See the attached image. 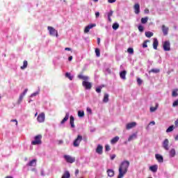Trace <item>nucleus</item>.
Returning <instances> with one entry per match:
<instances>
[{
	"instance_id": "obj_1",
	"label": "nucleus",
	"mask_w": 178,
	"mask_h": 178,
	"mask_svg": "<svg viewBox=\"0 0 178 178\" xmlns=\"http://www.w3.org/2000/svg\"><path fill=\"white\" fill-rule=\"evenodd\" d=\"M129 166H130V162H129L128 161H124L122 162L118 170L119 174L118 178L124 177V175L127 173Z\"/></svg>"
},
{
	"instance_id": "obj_2",
	"label": "nucleus",
	"mask_w": 178,
	"mask_h": 178,
	"mask_svg": "<svg viewBox=\"0 0 178 178\" xmlns=\"http://www.w3.org/2000/svg\"><path fill=\"white\" fill-rule=\"evenodd\" d=\"M41 138H42L41 135L35 136V140L31 142L32 145H40V144H42Z\"/></svg>"
},
{
	"instance_id": "obj_3",
	"label": "nucleus",
	"mask_w": 178,
	"mask_h": 178,
	"mask_svg": "<svg viewBox=\"0 0 178 178\" xmlns=\"http://www.w3.org/2000/svg\"><path fill=\"white\" fill-rule=\"evenodd\" d=\"M47 30L49 32L50 35L52 37H58V31L52 26H48Z\"/></svg>"
},
{
	"instance_id": "obj_4",
	"label": "nucleus",
	"mask_w": 178,
	"mask_h": 178,
	"mask_svg": "<svg viewBox=\"0 0 178 178\" xmlns=\"http://www.w3.org/2000/svg\"><path fill=\"white\" fill-rule=\"evenodd\" d=\"M64 159H65L66 162L68 163H73L76 162V158L72 157L70 155H64Z\"/></svg>"
},
{
	"instance_id": "obj_5",
	"label": "nucleus",
	"mask_w": 178,
	"mask_h": 178,
	"mask_svg": "<svg viewBox=\"0 0 178 178\" xmlns=\"http://www.w3.org/2000/svg\"><path fill=\"white\" fill-rule=\"evenodd\" d=\"M82 140L83 136H81V135H78L77 138L74 140V147H79Z\"/></svg>"
},
{
	"instance_id": "obj_6",
	"label": "nucleus",
	"mask_w": 178,
	"mask_h": 178,
	"mask_svg": "<svg viewBox=\"0 0 178 178\" xmlns=\"http://www.w3.org/2000/svg\"><path fill=\"white\" fill-rule=\"evenodd\" d=\"M37 120L39 123H44V122H45V113H41L39 114L37 118Z\"/></svg>"
},
{
	"instance_id": "obj_7",
	"label": "nucleus",
	"mask_w": 178,
	"mask_h": 178,
	"mask_svg": "<svg viewBox=\"0 0 178 178\" xmlns=\"http://www.w3.org/2000/svg\"><path fill=\"white\" fill-rule=\"evenodd\" d=\"M82 86L86 88V90H91V88L92 87V85L91 83L88 81H83L82 82Z\"/></svg>"
},
{
	"instance_id": "obj_8",
	"label": "nucleus",
	"mask_w": 178,
	"mask_h": 178,
	"mask_svg": "<svg viewBox=\"0 0 178 178\" xmlns=\"http://www.w3.org/2000/svg\"><path fill=\"white\" fill-rule=\"evenodd\" d=\"M163 48L164 51H170V42L165 41L163 42Z\"/></svg>"
},
{
	"instance_id": "obj_9",
	"label": "nucleus",
	"mask_w": 178,
	"mask_h": 178,
	"mask_svg": "<svg viewBox=\"0 0 178 178\" xmlns=\"http://www.w3.org/2000/svg\"><path fill=\"white\" fill-rule=\"evenodd\" d=\"M27 91H29V89H25L24 91L19 95V97L18 99V104H22V102L23 101V98H24V95L27 94Z\"/></svg>"
},
{
	"instance_id": "obj_10",
	"label": "nucleus",
	"mask_w": 178,
	"mask_h": 178,
	"mask_svg": "<svg viewBox=\"0 0 178 178\" xmlns=\"http://www.w3.org/2000/svg\"><path fill=\"white\" fill-rule=\"evenodd\" d=\"M163 147L166 151L169 150V140L168 139L166 138L164 140V141L163 142Z\"/></svg>"
},
{
	"instance_id": "obj_11",
	"label": "nucleus",
	"mask_w": 178,
	"mask_h": 178,
	"mask_svg": "<svg viewBox=\"0 0 178 178\" xmlns=\"http://www.w3.org/2000/svg\"><path fill=\"white\" fill-rule=\"evenodd\" d=\"M136 126H137V122H130L127 124L126 129L127 130H130V129H133V127H136Z\"/></svg>"
},
{
	"instance_id": "obj_12",
	"label": "nucleus",
	"mask_w": 178,
	"mask_h": 178,
	"mask_svg": "<svg viewBox=\"0 0 178 178\" xmlns=\"http://www.w3.org/2000/svg\"><path fill=\"white\" fill-rule=\"evenodd\" d=\"M161 30L163 31V35H168L169 33V27H167L165 25H162Z\"/></svg>"
},
{
	"instance_id": "obj_13",
	"label": "nucleus",
	"mask_w": 178,
	"mask_h": 178,
	"mask_svg": "<svg viewBox=\"0 0 178 178\" xmlns=\"http://www.w3.org/2000/svg\"><path fill=\"white\" fill-rule=\"evenodd\" d=\"M102 149H104V147H102V145H98L96 148L97 154H99V155H102Z\"/></svg>"
},
{
	"instance_id": "obj_14",
	"label": "nucleus",
	"mask_w": 178,
	"mask_h": 178,
	"mask_svg": "<svg viewBox=\"0 0 178 178\" xmlns=\"http://www.w3.org/2000/svg\"><path fill=\"white\" fill-rule=\"evenodd\" d=\"M159 44V42L158 41V39L156 38H154L153 39V48H154V49H158Z\"/></svg>"
},
{
	"instance_id": "obj_15",
	"label": "nucleus",
	"mask_w": 178,
	"mask_h": 178,
	"mask_svg": "<svg viewBox=\"0 0 178 178\" xmlns=\"http://www.w3.org/2000/svg\"><path fill=\"white\" fill-rule=\"evenodd\" d=\"M155 158L160 163H162V162H163V156H162L161 154H155Z\"/></svg>"
},
{
	"instance_id": "obj_16",
	"label": "nucleus",
	"mask_w": 178,
	"mask_h": 178,
	"mask_svg": "<svg viewBox=\"0 0 178 178\" xmlns=\"http://www.w3.org/2000/svg\"><path fill=\"white\" fill-rule=\"evenodd\" d=\"M136 15L140 13V4L136 3L134 6Z\"/></svg>"
},
{
	"instance_id": "obj_17",
	"label": "nucleus",
	"mask_w": 178,
	"mask_h": 178,
	"mask_svg": "<svg viewBox=\"0 0 178 178\" xmlns=\"http://www.w3.org/2000/svg\"><path fill=\"white\" fill-rule=\"evenodd\" d=\"M127 74V72L126 70H123L120 73V77L122 80H126V74Z\"/></svg>"
},
{
	"instance_id": "obj_18",
	"label": "nucleus",
	"mask_w": 178,
	"mask_h": 178,
	"mask_svg": "<svg viewBox=\"0 0 178 178\" xmlns=\"http://www.w3.org/2000/svg\"><path fill=\"white\" fill-rule=\"evenodd\" d=\"M70 123L71 124V127L72 129H74L75 126H74V117H73V115H71L70 117Z\"/></svg>"
},
{
	"instance_id": "obj_19",
	"label": "nucleus",
	"mask_w": 178,
	"mask_h": 178,
	"mask_svg": "<svg viewBox=\"0 0 178 178\" xmlns=\"http://www.w3.org/2000/svg\"><path fill=\"white\" fill-rule=\"evenodd\" d=\"M95 24H90V25H88V26H86L84 29V33H87L90 31V29H92V27H95Z\"/></svg>"
},
{
	"instance_id": "obj_20",
	"label": "nucleus",
	"mask_w": 178,
	"mask_h": 178,
	"mask_svg": "<svg viewBox=\"0 0 178 178\" xmlns=\"http://www.w3.org/2000/svg\"><path fill=\"white\" fill-rule=\"evenodd\" d=\"M149 170L151 172H153L154 173L158 171V165H154L149 167Z\"/></svg>"
},
{
	"instance_id": "obj_21",
	"label": "nucleus",
	"mask_w": 178,
	"mask_h": 178,
	"mask_svg": "<svg viewBox=\"0 0 178 178\" xmlns=\"http://www.w3.org/2000/svg\"><path fill=\"white\" fill-rule=\"evenodd\" d=\"M67 120H69V113H66L65 116L60 122V124H63L65 123V122H67Z\"/></svg>"
},
{
	"instance_id": "obj_22",
	"label": "nucleus",
	"mask_w": 178,
	"mask_h": 178,
	"mask_svg": "<svg viewBox=\"0 0 178 178\" xmlns=\"http://www.w3.org/2000/svg\"><path fill=\"white\" fill-rule=\"evenodd\" d=\"M107 174L108 177H113V176H115V171H113V170H107Z\"/></svg>"
},
{
	"instance_id": "obj_23",
	"label": "nucleus",
	"mask_w": 178,
	"mask_h": 178,
	"mask_svg": "<svg viewBox=\"0 0 178 178\" xmlns=\"http://www.w3.org/2000/svg\"><path fill=\"white\" fill-rule=\"evenodd\" d=\"M78 79L80 80H83V81H87V80H88V76H83V74H79Z\"/></svg>"
},
{
	"instance_id": "obj_24",
	"label": "nucleus",
	"mask_w": 178,
	"mask_h": 178,
	"mask_svg": "<svg viewBox=\"0 0 178 178\" xmlns=\"http://www.w3.org/2000/svg\"><path fill=\"white\" fill-rule=\"evenodd\" d=\"M175 155H176V149H171L170 151V158H175Z\"/></svg>"
},
{
	"instance_id": "obj_25",
	"label": "nucleus",
	"mask_w": 178,
	"mask_h": 178,
	"mask_svg": "<svg viewBox=\"0 0 178 178\" xmlns=\"http://www.w3.org/2000/svg\"><path fill=\"white\" fill-rule=\"evenodd\" d=\"M61 178H70V172H69V171H65Z\"/></svg>"
},
{
	"instance_id": "obj_26",
	"label": "nucleus",
	"mask_w": 178,
	"mask_h": 178,
	"mask_svg": "<svg viewBox=\"0 0 178 178\" xmlns=\"http://www.w3.org/2000/svg\"><path fill=\"white\" fill-rule=\"evenodd\" d=\"M36 162L37 160L33 159L29 163L28 166H35L37 165Z\"/></svg>"
},
{
	"instance_id": "obj_27",
	"label": "nucleus",
	"mask_w": 178,
	"mask_h": 178,
	"mask_svg": "<svg viewBox=\"0 0 178 178\" xmlns=\"http://www.w3.org/2000/svg\"><path fill=\"white\" fill-rule=\"evenodd\" d=\"M136 138H137V134H133L129 137L128 141H132V140H134Z\"/></svg>"
},
{
	"instance_id": "obj_28",
	"label": "nucleus",
	"mask_w": 178,
	"mask_h": 178,
	"mask_svg": "<svg viewBox=\"0 0 178 178\" xmlns=\"http://www.w3.org/2000/svg\"><path fill=\"white\" fill-rule=\"evenodd\" d=\"M145 34L147 38H151V37L154 36V33H152L151 31H147L145 33Z\"/></svg>"
},
{
	"instance_id": "obj_29",
	"label": "nucleus",
	"mask_w": 178,
	"mask_h": 178,
	"mask_svg": "<svg viewBox=\"0 0 178 178\" xmlns=\"http://www.w3.org/2000/svg\"><path fill=\"white\" fill-rule=\"evenodd\" d=\"M28 65H29V63L27 62V60H24L23 66H21L20 69L22 70H24V69L27 68Z\"/></svg>"
},
{
	"instance_id": "obj_30",
	"label": "nucleus",
	"mask_w": 178,
	"mask_h": 178,
	"mask_svg": "<svg viewBox=\"0 0 178 178\" xmlns=\"http://www.w3.org/2000/svg\"><path fill=\"white\" fill-rule=\"evenodd\" d=\"M119 141V136H115L111 140V144H116Z\"/></svg>"
},
{
	"instance_id": "obj_31",
	"label": "nucleus",
	"mask_w": 178,
	"mask_h": 178,
	"mask_svg": "<svg viewBox=\"0 0 178 178\" xmlns=\"http://www.w3.org/2000/svg\"><path fill=\"white\" fill-rule=\"evenodd\" d=\"M109 101V95L107 93L104 94V99H103V102H108Z\"/></svg>"
},
{
	"instance_id": "obj_32",
	"label": "nucleus",
	"mask_w": 178,
	"mask_h": 178,
	"mask_svg": "<svg viewBox=\"0 0 178 178\" xmlns=\"http://www.w3.org/2000/svg\"><path fill=\"white\" fill-rule=\"evenodd\" d=\"M159 72H161V70L158 69V68H153L150 71H149V73H159Z\"/></svg>"
},
{
	"instance_id": "obj_33",
	"label": "nucleus",
	"mask_w": 178,
	"mask_h": 178,
	"mask_svg": "<svg viewBox=\"0 0 178 178\" xmlns=\"http://www.w3.org/2000/svg\"><path fill=\"white\" fill-rule=\"evenodd\" d=\"M140 22L142 24H145L148 22V17L141 18Z\"/></svg>"
},
{
	"instance_id": "obj_34",
	"label": "nucleus",
	"mask_w": 178,
	"mask_h": 178,
	"mask_svg": "<svg viewBox=\"0 0 178 178\" xmlns=\"http://www.w3.org/2000/svg\"><path fill=\"white\" fill-rule=\"evenodd\" d=\"M158 106H159V104L158 103L156 104V106L154 107H150V112H155L156 109H158Z\"/></svg>"
},
{
	"instance_id": "obj_35",
	"label": "nucleus",
	"mask_w": 178,
	"mask_h": 178,
	"mask_svg": "<svg viewBox=\"0 0 178 178\" xmlns=\"http://www.w3.org/2000/svg\"><path fill=\"white\" fill-rule=\"evenodd\" d=\"M95 54L97 58H99L101 56V51H99V49H95Z\"/></svg>"
},
{
	"instance_id": "obj_36",
	"label": "nucleus",
	"mask_w": 178,
	"mask_h": 178,
	"mask_svg": "<svg viewBox=\"0 0 178 178\" xmlns=\"http://www.w3.org/2000/svg\"><path fill=\"white\" fill-rule=\"evenodd\" d=\"M174 129H175V127H174L173 125L169 127L166 129V133H170V131H172Z\"/></svg>"
},
{
	"instance_id": "obj_37",
	"label": "nucleus",
	"mask_w": 178,
	"mask_h": 178,
	"mask_svg": "<svg viewBox=\"0 0 178 178\" xmlns=\"http://www.w3.org/2000/svg\"><path fill=\"white\" fill-rule=\"evenodd\" d=\"M147 42H149V40H146L143 43V48H147L148 45L147 44Z\"/></svg>"
},
{
	"instance_id": "obj_38",
	"label": "nucleus",
	"mask_w": 178,
	"mask_h": 178,
	"mask_svg": "<svg viewBox=\"0 0 178 178\" xmlns=\"http://www.w3.org/2000/svg\"><path fill=\"white\" fill-rule=\"evenodd\" d=\"M177 91H178V89L174 90L172 93V97H177L178 95Z\"/></svg>"
},
{
	"instance_id": "obj_39",
	"label": "nucleus",
	"mask_w": 178,
	"mask_h": 178,
	"mask_svg": "<svg viewBox=\"0 0 178 178\" xmlns=\"http://www.w3.org/2000/svg\"><path fill=\"white\" fill-rule=\"evenodd\" d=\"M78 116L79 118H83L84 111H78Z\"/></svg>"
},
{
	"instance_id": "obj_40",
	"label": "nucleus",
	"mask_w": 178,
	"mask_h": 178,
	"mask_svg": "<svg viewBox=\"0 0 178 178\" xmlns=\"http://www.w3.org/2000/svg\"><path fill=\"white\" fill-rule=\"evenodd\" d=\"M113 30H118L119 29V24L115 23L113 24Z\"/></svg>"
},
{
	"instance_id": "obj_41",
	"label": "nucleus",
	"mask_w": 178,
	"mask_h": 178,
	"mask_svg": "<svg viewBox=\"0 0 178 178\" xmlns=\"http://www.w3.org/2000/svg\"><path fill=\"white\" fill-rule=\"evenodd\" d=\"M65 77H67L70 80H73V76L69 72L65 73Z\"/></svg>"
},
{
	"instance_id": "obj_42",
	"label": "nucleus",
	"mask_w": 178,
	"mask_h": 178,
	"mask_svg": "<svg viewBox=\"0 0 178 178\" xmlns=\"http://www.w3.org/2000/svg\"><path fill=\"white\" fill-rule=\"evenodd\" d=\"M138 29L140 33H143V31H144V26H143V25H139Z\"/></svg>"
},
{
	"instance_id": "obj_43",
	"label": "nucleus",
	"mask_w": 178,
	"mask_h": 178,
	"mask_svg": "<svg viewBox=\"0 0 178 178\" xmlns=\"http://www.w3.org/2000/svg\"><path fill=\"white\" fill-rule=\"evenodd\" d=\"M127 52L129 54H134V49H133V48H128Z\"/></svg>"
},
{
	"instance_id": "obj_44",
	"label": "nucleus",
	"mask_w": 178,
	"mask_h": 178,
	"mask_svg": "<svg viewBox=\"0 0 178 178\" xmlns=\"http://www.w3.org/2000/svg\"><path fill=\"white\" fill-rule=\"evenodd\" d=\"M172 106L173 108H176V106H178V99L173 102Z\"/></svg>"
},
{
	"instance_id": "obj_45",
	"label": "nucleus",
	"mask_w": 178,
	"mask_h": 178,
	"mask_svg": "<svg viewBox=\"0 0 178 178\" xmlns=\"http://www.w3.org/2000/svg\"><path fill=\"white\" fill-rule=\"evenodd\" d=\"M105 151L108 152V151H111V146L109 145H105Z\"/></svg>"
},
{
	"instance_id": "obj_46",
	"label": "nucleus",
	"mask_w": 178,
	"mask_h": 178,
	"mask_svg": "<svg viewBox=\"0 0 178 178\" xmlns=\"http://www.w3.org/2000/svg\"><path fill=\"white\" fill-rule=\"evenodd\" d=\"M112 15H113V11H110L109 13H108V17H112Z\"/></svg>"
},
{
	"instance_id": "obj_47",
	"label": "nucleus",
	"mask_w": 178,
	"mask_h": 178,
	"mask_svg": "<svg viewBox=\"0 0 178 178\" xmlns=\"http://www.w3.org/2000/svg\"><path fill=\"white\" fill-rule=\"evenodd\" d=\"M102 88H101V87L97 88H96V92H97L98 93L101 92Z\"/></svg>"
},
{
	"instance_id": "obj_48",
	"label": "nucleus",
	"mask_w": 178,
	"mask_h": 178,
	"mask_svg": "<svg viewBox=\"0 0 178 178\" xmlns=\"http://www.w3.org/2000/svg\"><path fill=\"white\" fill-rule=\"evenodd\" d=\"M137 83H138V84H141L142 83H143V81L141 80V79H140V78H138V79H137Z\"/></svg>"
},
{
	"instance_id": "obj_49",
	"label": "nucleus",
	"mask_w": 178,
	"mask_h": 178,
	"mask_svg": "<svg viewBox=\"0 0 178 178\" xmlns=\"http://www.w3.org/2000/svg\"><path fill=\"white\" fill-rule=\"evenodd\" d=\"M115 158H116V155L115 154H113V155L111 156V161H113V159H115Z\"/></svg>"
},
{
	"instance_id": "obj_50",
	"label": "nucleus",
	"mask_w": 178,
	"mask_h": 178,
	"mask_svg": "<svg viewBox=\"0 0 178 178\" xmlns=\"http://www.w3.org/2000/svg\"><path fill=\"white\" fill-rule=\"evenodd\" d=\"M108 3H113L116 2V0H108Z\"/></svg>"
},
{
	"instance_id": "obj_51",
	"label": "nucleus",
	"mask_w": 178,
	"mask_h": 178,
	"mask_svg": "<svg viewBox=\"0 0 178 178\" xmlns=\"http://www.w3.org/2000/svg\"><path fill=\"white\" fill-rule=\"evenodd\" d=\"M80 172V171L79 170V169L75 170V175L77 176V175H79V173Z\"/></svg>"
},
{
	"instance_id": "obj_52",
	"label": "nucleus",
	"mask_w": 178,
	"mask_h": 178,
	"mask_svg": "<svg viewBox=\"0 0 178 178\" xmlns=\"http://www.w3.org/2000/svg\"><path fill=\"white\" fill-rule=\"evenodd\" d=\"M97 44L99 45L101 44V39L99 38H97Z\"/></svg>"
},
{
	"instance_id": "obj_53",
	"label": "nucleus",
	"mask_w": 178,
	"mask_h": 178,
	"mask_svg": "<svg viewBox=\"0 0 178 178\" xmlns=\"http://www.w3.org/2000/svg\"><path fill=\"white\" fill-rule=\"evenodd\" d=\"M96 17H99V12L95 13Z\"/></svg>"
},
{
	"instance_id": "obj_54",
	"label": "nucleus",
	"mask_w": 178,
	"mask_h": 178,
	"mask_svg": "<svg viewBox=\"0 0 178 178\" xmlns=\"http://www.w3.org/2000/svg\"><path fill=\"white\" fill-rule=\"evenodd\" d=\"M10 122H15L16 126H17V120H11Z\"/></svg>"
},
{
	"instance_id": "obj_55",
	"label": "nucleus",
	"mask_w": 178,
	"mask_h": 178,
	"mask_svg": "<svg viewBox=\"0 0 178 178\" xmlns=\"http://www.w3.org/2000/svg\"><path fill=\"white\" fill-rule=\"evenodd\" d=\"M87 111L89 112V113H92V111H91V108H87Z\"/></svg>"
},
{
	"instance_id": "obj_56",
	"label": "nucleus",
	"mask_w": 178,
	"mask_h": 178,
	"mask_svg": "<svg viewBox=\"0 0 178 178\" xmlns=\"http://www.w3.org/2000/svg\"><path fill=\"white\" fill-rule=\"evenodd\" d=\"M73 59V56H70L69 58H68V60L70 62L71 60H72Z\"/></svg>"
},
{
	"instance_id": "obj_57",
	"label": "nucleus",
	"mask_w": 178,
	"mask_h": 178,
	"mask_svg": "<svg viewBox=\"0 0 178 178\" xmlns=\"http://www.w3.org/2000/svg\"><path fill=\"white\" fill-rule=\"evenodd\" d=\"M65 51H72V49L70 47H66Z\"/></svg>"
},
{
	"instance_id": "obj_58",
	"label": "nucleus",
	"mask_w": 178,
	"mask_h": 178,
	"mask_svg": "<svg viewBox=\"0 0 178 178\" xmlns=\"http://www.w3.org/2000/svg\"><path fill=\"white\" fill-rule=\"evenodd\" d=\"M149 124H153V126H154V125H155V122H154V121H152V122H149Z\"/></svg>"
},
{
	"instance_id": "obj_59",
	"label": "nucleus",
	"mask_w": 178,
	"mask_h": 178,
	"mask_svg": "<svg viewBox=\"0 0 178 178\" xmlns=\"http://www.w3.org/2000/svg\"><path fill=\"white\" fill-rule=\"evenodd\" d=\"M175 126H177V124H178V118H177V120L175 121Z\"/></svg>"
},
{
	"instance_id": "obj_60",
	"label": "nucleus",
	"mask_w": 178,
	"mask_h": 178,
	"mask_svg": "<svg viewBox=\"0 0 178 178\" xmlns=\"http://www.w3.org/2000/svg\"><path fill=\"white\" fill-rule=\"evenodd\" d=\"M35 95H37V93H33V94L31 95L32 97H35Z\"/></svg>"
},
{
	"instance_id": "obj_61",
	"label": "nucleus",
	"mask_w": 178,
	"mask_h": 178,
	"mask_svg": "<svg viewBox=\"0 0 178 178\" xmlns=\"http://www.w3.org/2000/svg\"><path fill=\"white\" fill-rule=\"evenodd\" d=\"M175 140L177 141L178 140V134L175 137Z\"/></svg>"
},
{
	"instance_id": "obj_62",
	"label": "nucleus",
	"mask_w": 178,
	"mask_h": 178,
	"mask_svg": "<svg viewBox=\"0 0 178 178\" xmlns=\"http://www.w3.org/2000/svg\"><path fill=\"white\" fill-rule=\"evenodd\" d=\"M5 178H13V177H12V176H7Z\"/></svg>"
},
{
	"instance_id": "obj_63",
	"label": "nucleus",
	"mask_w": 178,
	"mask_h": 178,
	"mask_svg": "<svg viewBox=\"0 0 178 178\" xmlns=\"http://www.w3.org/2000/svg\"><path fill=\"white\" fill-rule=\"evenodd\" d=\"M108 17V22H112V19H111V17Z\"/></svg>"
},
{
	"instance_id": "obj_64",
	"label": "nucleus",
	"mask_w": 178,
	"mask_h": 178,
	"mask_svg": "<svg viewBox=\"0 0 178 178\" xmlns=\"http://www.w3.org/2000/svg\"><path fill=\"white\" fill-rule=\"evenodd\" d=\"M145 12L146 13H148V12H149V10H145Z\"/></svg>"
}]
</instances>
